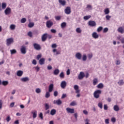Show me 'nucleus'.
I'll return each instance as SVG.
<instances>
[{
	"label": "nucleus",
	"mask_w": 124,
	"mask_h": 124,
	"mask_svg": "<svg viewBox=\"0 0 124 124\" xmlns=\"http://www.w3.org/2000/svg\"><path fill=\"white\" fill-rule=\"evenodd\" d=\"M100 93H101V90H98L97 91H95L94 92V97H95V98H99V94H100Z\"/></svg>",
	"instance_id": "f257e3e1"
},
{
	"label": "nucleus",
	"mask_w": 124,
	"mask_h": 124,
	"mask_svg": "<svg viewBox=\"0 0 124 124\" xmlns=\"http://www.w3.org/2000/svg\"><path fill=\"white\" fill-rule=\"evenodd\" d=\"M14 42V40L12 38H8L6 40V45L9 46L12 43Z\"/></svg>",
	"instance_id": "f03ea898"
},
{
	"label": "nucleus",
	"mask_w": 124,
	"mask_h": 124,
	"mask_svg": "<svg viewBox=\"0 0 124 124\" xmlns=\"http://www.w3.org/2000/svg\"><path fill=\"white\" fill-rule=\"evenodd\" d=\"M64 12L65 14L69 15L71 13V8L70 7H67L64 10Z\"/></svg>",
	"instance_id": "7ed1b4c3"
},
{
	"label": "nucleus",
	"mask_w": 124,
	"mask_h": 124,
	"mask_svg": "<svg viewBox=\"0 0 124 124\" xmlns=\"http://www.w3.org/2000/svg\"><path fill=\"white\" fill-rule=\"evenodd\" d=\"M66 110L67 113H69L70 114H74L75 112V110L74 108H67Z\"/></svg>",
	"instance_id": "20e7f679"
},
{
	"label": "nucleus",
	"mask_w": 124,
	"mask_h": 124,
	"mask_svg": "<svg viewBox=\"0 0 124 124\" xmlns=\"http://www.w3.org/2000/svg\"><path fill=\"white\" fill-rule=\"evenodd\" d=\"M88 25L90 27H95V26H96V23H95L94 21L90 20L88 22Z\"/></svg>",
	"instance_id": "39448f33"
},
{
	"label": "nucleus",
	"mask_w": 124,
	"mask_h": 124,
	"mask_svg": "<svg viewBox=\"0 0 124 124\" xmlns=\"http://www.w3.org/2000/svg\"><path fill=\"white\" fill-rule=\"evenodd\" d=\"M53 25H54V23L51 20H48L46 23V26L47 28H48L49 29H50Z\"/></svg>",
	"instance_id": "423d86ee"
},
{
	"label": "nucleus",
	"mask_w": 124,
	"mask_h": 124,
	"mask_svg": "<svg viewBox=\"0 0 124 124\" xmlns=\"http://www.w3.org/2000/svg\"><path fill=\"white\" fill-rule=\"evenodd\" d=\"M27 48L24 46H21V47L20 48V51L22 54H26L27 53Z\"/></svg>",
	"instance_id": "0eeeda50"
},
{
	"label": "nucleus",
	"mask_w": 124,
	"mask_h": 124,
	"mask_svg": "<svg viewBox=\"0 0 124 124\" xmlns=\"http://www.w3.org/2000/svg\"><path fill=\"white\" fill-rule=\"evenodd\" d=\"M33 46L35 50H41V46L38 44L34 43L33 44Z\"/></svg>",
	"instance_id": "6e6552de"
},
{
	"label": "nucleus",
	"mask_w": 124,
	"mask_h": 124,
	"mask_svg": "<svg viewBox=\"0 0 124 124\" xmlns=\"http://www.w3.org/2000/svg\"><path fill=\"white\" fill-rule=\"evenodd\" d=\"M85 77V73L83 72H80L78 76V78L79 80H82Z\"/></svg>",
	"instance_id": "1a4fd4ad"
},
{
	"label": "nucleus",
	"mask_w": 124,
	"mask_h": 124,
	"mask_svg": "<svg viewBox=\"0 0 124 124\" xmlns=\"http://www.w3.org/2000/svg\"><path fill=\"white\" fill-rule=\"evenodd\" d=\"M48 37V33H45L42 36V41L44 42V41H46Z\"/></svg>",
	"instance_id": "9d476101"
},
{
	"label": "nucleus",
	"mask_w": 124,
	"mask_h": 124,
	"mask_svg": "<svg viewBox=\"0 0 124 124\" xmlns=\"http://www.w3.org/2000/svg\"><path fill=\"white\" fill-rule=\"evenodd\" d=\"M54 90V84L52 83L49 85L48 92L49 93H52Z\"/></svg>",
	"instance_id": "9b49d317"
},
{
	"label": "nucleus",
	"mask_w": 124,
	"mask_h": 124,
	"mask_svg": "<svg viewBox=\"0 0 124 124\" xmlns=\"http://www.w3.org/2000/svg\"><path fill=\"white\" fill-rule=\"evenodd\" d=\"M117 31L122 34L124 33V28L123 27H120L118 28Z\"/></svg>",
	"instance_id": "f8f14e48"
},
{
	"label": "nucleus",
	"mask_w": 124,
	"mask_h": 124,
	"mask_svg": "<svg viewBox=\"0 0 124 124\" xmlns=\"http://www.w3.org/2000/svg\"><path fill=\"white\" fill-rule=\"evenodd\" d=\"M4 12L5 15H8V14H10V13H11V9H10V8H7Z\"/></svg>",
	"instance_id": "ddd939ff"
},
{
	"label": "nucleus",
	"mask_w": 124,
	"mask_h": 124,
	"mask_svg": "<svg viewBox=\"0 0 124 124\" xmlns=\"http://www.w3.org/2000/svg\"><path fill=\"white\" fill-rule=\"evenodd\" d=\"M74 90L76 91V93H79L80 90H79V86L77 85H75L74 86Z\"/></svg>",
	"instance_id": "4468645a"
},
{
	"label": "nucleus",
	"mask_w": 124,
	"mask_h": 124,
	"mask_svg": "<svg viewBox=\"0 0 124 124\" xmlns=\"http://www.w3.org/2000/svg\"><path fill=\"white\" fill-rule=\"evenodd\" d=\"M54 104H57V105H61L62 103V102L60 99H58L57 100H54L53 101Z\"/></svg>",
	"instance_id": "2eb2a0df"
},
{
	"label": "nucleus",
	"mask_w": 124,
	"mask_h": 124,
	"mask_svg": "<svg viewBox=\"0 0 124 124\" xmlns=\"http://www.w3.org/2000/svg\"><path fill=\"white\" fill-rule=\"evenodd\" d=\"M61 87L62 89H65L66 87V82L63 81L61 82Z\"/></svg>",
	"instance_id": "dca6fc26"
},
{
	"label": "nucleus",
	"mask_w": 124,
	"mask_h": 124,
	"mask_svg": "<svg viewBox=\"0 0 124 124\" xmlns=\"http://www.w3.org/2000/svg\"><path fill=\"white\" fill-rule=\"evenodd\" d=\"M39 63L41 65H42L43 64H44L45 63V58H41L39 61Z\"/></svg>",
	"instance_id": "f3484780"
},
{
	"label": "nucleus",
	"mask_w": 124,
	"mask_h": 124,
	"mask_svg": "<svg viewBox=\"0 0 124 124\" xmlns=\"http://www.w3.org/2000/svg\"><path fill=\"white\" fill-rule=\"evenodd\" d=\"M59 2L62 6H64L66 4V1L65 0H59Z\"/></svg>",
	"instance_id": "a211bd4d"
},
{
	"label": "nucleus",
	"mask_w": 124,
	"mask_h": 124,
	"mask_svg": "<svg viewBox=\"0 0 124 124\" xmlns=\"http://www.w3.org/2000/svg\"><path fill=\"white\" fill-rule=\"evenodd\" d=\"M76 58L78 59V60H81L82 59V54H81L79 52H78L76 54Z\"/></svg>",
	"instance_id": "6ab92c4d"
},
{
	"label": "nucleus",
	"mask_w": 124,
	"mask_h": 124,
	"mask_svg": "<svg viewBox=\"0 0 124 124\" xmlns=\"http://www.w3.org/2000/svg\"><path fill=\"white\" fill-rule=\"evenodd\" d=\"M23 71L19 70L17 72L16 75L18 77H21L22 75H23Z\"/></svg>",
	"instance_id": "aec40b11"
},
{
	"label": "nucleus",
	"mask_w": 124,
	"mask_h": 124,
	"mask_svg": "<svg viewBox=\"0 0 124 124\" xmlns=\"http://www.w3.org/2000/svg\"><path fill=\"white\" fill-rule=\"evenodd\" d=\"M92 36L93 38H95V39H96V38H98V34H97V33H96V32H93Z\"/></svg>",
	"instance_id": "412c9836"
},
{
	"label": "nucleus",
	"mask_w": 124,
	"mask_h": 124,
	"mask_svg": "<svg viewBox=\"0 0 124 124\" xmlns=\"http://www.w3.org/2000/svg\"><path fill=\"white\" fill-rule=\"evenodd\" d=\"M21 80L22 82H27V81H30V78L28 77L22 78Z\"/></svg>",
	"instance_id": "4be33fe9"
},
{
	"label": "nucleus",
	"mask_w": 124,
	"mask_h": 124,
	"mask_svg": "<svg viewBox=\"0 0 124 124\" xmlns=\"http://www.w3.org/2000/svg\"><path fill=\"white\" fill-rule=\"evenodd\" d=\"M56 113H57V110L55 109H52L50 111V115L54 116V115H56Z\"/></svg>",
	"instance_id": "5701e85b"
},
{
	"label": "nucleus",
	"mask_w": 124,
	"mask_h": 124,
	"mask_svg": "<svg viewBox=\"0 0 124 124\" xmlns=\"http://www.w3.org/2000/svg\"><path fill=\"white\" fill-rule=\"evenodd\" d=\"M113 109L114 110V111L118 112V111H119V110H120V108H119V106L115 105L113 107Z\"/></svg>",
	"instance_id": "b1692460"
},
{
	"label": "nucleus",
	"mask_w": 124,
	"mask_h": 124,
	"mask_svg": "<svg viewBox=\"0 0 124 124\" xmlns=\"http://www.w3.org/2000/svg\"><path fill=\"white\" fill-rule=\"evenodd\" d=\"M33 114V119H35L37 116V112L36 110H34L33 112H32Z\"/></svg>",
	"instance_id": "393cba45"
},
{
	"label": "nucleus",
	"mask_w": 124,
	"mask_h": 124,
	"mask_svg": "<svg viewBox=\"0 0 124 124\" xmlns=\"http://www.w3.org/2000/svg\"><path fill=\"white\" fill-rule=\"evenodd\" d=\"M104 13L106 15H107L110 13V10L109 8H107L104 10Z\"/></svg>",
	"instance_id": "a878e982"
},
{
	"label": "nucleus",
	"mask_w": 124,
	"mask_h": 124,
	"mask_svg": "<svg viewBox=\"0 0 124 124\" xmlns=\"http://www.w3.org/2000/svg\"><path fill=\"white\" fill-rule=\"evenodd\" d=\"M97 83H98V80L97 79V78H95L93 79V86H95V85H96V84H97Z\"/></svg>",
	"instance_id": "bb28decb"
},
{
	"label": "nucleus",
	"mask_w": 124,
	"mask_h": 124,
	"mask_svg": "<svg viewBox=\"0 0 124 124\" xmlns=\"http://www.w3.org/2000/svg\"><path fill=\"white\" fill-rule=\"evenodd\" d=\"M10 29L11 31H14L16 29V26L14 24H12L10 26Z\"/></svg>",
	"instance_id": "cd10ccee"
},
{
	"label": "nucleus",
	"mask_w": 124,
	"mask_h": 124,
	"mask_svg": "<svg viewBox=\"0 0 124 124\" xmlns=\"http://www.w3.org/2000/svg\"><path fill=\"white\" fill-rule=\"evenodd\" d=\"M59 73H60V70L58 69H55L53 72L54 75H58Z\"/></svg>",
	"instance_id": "c85d7f7f"
},
{
	"label": "nucleus",
	"mask_w": 124,
	"mask_h": 124,
	"mask_svg": "<svg viewBox=\"0 0 124 124\" xmlns=\"http://www.w3.org/2000/svg\"><path fill=\"white\" fill-rule=\"evenodd\" d=\"M76 31L77 33H81V32H82V30H81L80 28H77Z\"/></svg>",
	"instance_id": "c756f323"
},
{
	"label": "nucleus",
	"mask_w": 124,
	"mask_h": 124,
	"mask_svg": "<svg viewBox=\"0 0 124 124\" xmlns=\"http://www.w3.org/2000/svg\"><path fill=\"white\" fill-rule=\"evenodd\" d=\"M1 8H2V9H5V8H6V3L5 2L2 3Z\"/></svg>",
	"instance_id": "7c9ffc66"
},
{
	"label": "nucleus",
	"mask_w": 124,
	"mask_h": 124,
	"mask_svg": "<svg viewBox=\"0 0 124 124\" xmlns=\"http://www.w3.org/2000/svg\"><path fill=\"white\" fill-rule=\"evenodd\" d=\"M103 87H104V86L103 85V84L102 83H99L97 86V88L98 89H102L103 88Z\"/></svg>",
	"instance_id": "2f4dec72"
},
{
	"label": "nucleus",
	"mask_w": 124,
	"mask_h": 124,
	"mask_svg": "<svg viewBox=\"0 0 124 124\" xmlns=\"http://www.w3.org/2000/svg\"><path fill=\"white\" fill-rule=\"evenodd\" d=\"M61 27L62 29H64L66 27V23L65 22H62L61 24Z\"/></svg>",
	"instance_id": "473e14b6"
},
{
	"label": "nucleus",
	"mask_w": 124,
	"mask_h": 124,
	"mask_svg": "<svg viewBox=\"0 0 124 124\" xmlns=\"http://www.w3.org/2000/svg\"><path fill=\"white\" fill-rule=\"evenodd\" d=\"M70 106H76L77 105V103L76 101H73L70 104Z\"/></svg>",
	"instance_id": "72a5a7b5"
},
{
	"label": "nucleus",
	"mask_w": 124,
	"mask_h": 124,
	"mask_svg": "<svg viewBox=\"0 0 124 124\" xmlns=\"http://www.w3.org/2000/svg\"><path fill=\"white\" fill-rule=\"evenodd\" d=\"M34 26V23L33 22H30L28 24L29 28H32Z\"/></svg>",
	"instance_id": "f704fd0d"
},
{
	"label": "nucleus",
	"mask_w": 124,
	"mask_h": 124,
	"mask_svg": "<svg viewBox=\"0 0 124 124\" xmlns=\"http://www.w3.org/2000/svg\"><path fill=\"white\" fill-rule=\"evenodd\" d=\"M118 84L119 85V86H123V85L124 84V80L123 79L119 80Z\"/></svg>",
	"instance_id": "c9c22d12"
},
{
	"label": "nucleus",
	"mask_w": 124,
	"mask_h": 124,
	"mask_svg": "<svg viewBox=\"0 0 124 124\" xmlns=\"http://www.w3.org/2000/svg\"><path fill=\"white\" fill-rule=\"evenodd\" d=\"M45 110H48V109H49L50 106H49L48 104L46 103L45 104Z\"/></svg>",
	"instance_id": "e433bc0d"
},
{
	"label": "nucleus",
	"mask_w": 124,
	"mask_h": 124,
	"mask_svg": "<svg viewBox=\"0 0 124 124\" xmlns=\"http://www.w3.org/2000/svg\"><path fill=\"white\" fill-rule=\"evenodd\" d=\"M6 120L7 123H9V122L11 121V118L10 117V116L8 115L6 118Z\"/></svg>",
	"instance_id": "4c0bfd02"
},
{
	"label": "nucleus",
	"mask_w": 124,
	"mask_h": 124,
	"mask_svg": "<svg viewBox=\"0 0 124 124\" xmlns=\"http://www.w3.org/2000/svg\"><path fill=\"white\" fill-rule=\"evenodd\" d=\"M2 84L3 86H7L8 84V81H3L2 82Z\"/></svg>",
	"instance_id": "58836bf2"
},
{
	"label": "nucleus",
	"mask_w": 124,
	"mask_h": 124,
	"mask_svg": "<svg viewBox=\"0 0 124 124\" xmlns=\"http://www.w3.org/2000/svg\"><path fill=\"white\" fill-rule=\"evenodd\" d=\"M27 22V19L26 18H23L21 19V23L24 24Z\"/></svg>",
	"instance_id": "ea45409f"
},
{
	"label": "nucleus",
	"mask_w": 124,
	"mask_h": 124,
	"mask_svg": "<svg viewBox=\"0 0 124 124\" xmlns=\"http://www.w3.org/2000/svg\"><path fill=\"white\" fill-rule=\"evenodd\" d=\"M82 61H83L84 62L87 61V55H86V54H84L82 56Z\"/></svg>",
	"instance_id": "a19ab883"
},
{
	"label": "nucleus",
	"mask_w": 124,
	"mask_h": 124,
	"mask_svg": "<svg viewBox=\"0 0 124 124\" xmlns=\"http://www.w3.org/2000/svg\"><path fill=\"white\" fill-rule=\"evenodd\" d=\"M10 52H11V54H12V55H13V54H16L17 53V51H16V50H15V49L11 50Z\"/></svg>",
	"instance_id": "79ce46f5"
},
{
	"label": "nucleus",
	"mask_w": 124,
	"mask_h": 124,
	"mask_svg": "<svg viewBox=\"0 0 124 124\" xmlns=\"http://www.w3.org/2000/svg\"><path fill=\"white\" fill-rule=\"evenodd\" d=\"M91 17V16H84L83 18L84 19V20H89V19H90Z\"/></svg>",
	"instance_id": "37998d69"
},
{
	"label": "nucleus",
	"mask_w": 124,
	"mask_h": 124,
	"mask_svg": "<svg viewBox=\"0 0 124 124\" xmlns=\"http://www.w3.org/2000/svg\"><path fill=\"white\" fill-rule=\"evenodd\" d=\"M45 96L46 98H49V97H50V92H46Z\"/></svg>",
	"instance_id": "c03bdc74"
},
{
	"label": "nucleus",
	"mask_w": 124,
	"mask_h": 124,
	"mask_svg": "<svg viewBox=\"0 0 124 124\" xmlns=\"http://www.w3.org/2000/svg\"><path fill=\"white\" fill-rule=\"evenodd\" d=\"M98 107H99V108H100V109H102V108H103V106L102 105V102L99 103L98 104Z\"/></svg>",
	"instance_id": "a18cd8bd"
},
{
	"label": "nucleus",
	"mask_w": 124,
	"mask_h": 124,
	"mask_svg": "<svg viewBox=\"0 0 124 124\" xmlns=\"http://www.w3.org/2000/svg\"><path fill=\"white\" fill-rule=\"evenodd\" d=\"M103 29V28L100 26L97 29V31H98V32H100V31H101Z\"/></svg>",
	"instance_id": "49530a36"
},
{
	"label": "nucleus",
	"mask_w": 124,
	"mask_h": 124,
	"mask_svg": "<svg viewBox=\"0 0 124 124\" xmlns=\"http://www.w3.org/2000/svg\"><path fill=\"white\" fill-rule=\"evenodd\" d=\"M35 92L37 93H41V90H40L39 88H37Z\"/></svg>",
	"instance_id": "de8ad7c7"
},
{
	"label": "nucleus",
	"mask_w": 124,
	"mask_h": 124,
	"mask_svg": "<svg viewBox=\"0 0 124 124\" xmlns=\"http://www.w3.org/2000/svg\"><path fill=\"white\" fill-rule=\"evenodd\" d=\"M116 65H120L121 64V60H118L116 61Z\"/></svg>",
	"instance_id": "09e8293b"
},
{
	"label": "nucleus",
	"mask_w": 124,
	"mask_h": 124,
	"mask_svg": "<svg viewBox=\"0 0 124 124\" xmlns=\"http://www.w3.org/2000/svg\"><path fill=\"white\" fill-rule=\"evenodd\" d=\"M39 117L41 120H43V114L42 112L40 113Z\"/></svg>",
	"instance_id": "8fccbe9b"
},
{
	"label": "nucleus",
	"mask_w": 124,
	"mask_h": 124,
	"mask_svg": "<svg viewBox=\"0 0 124 124\" xmlns=\"http://www.w3.org/2000/svg\"><path fill=\"white\" fill-rule=\"evenodd\" d=\"M60 78H64V74L63 72H62L60 75Z\"/></svg>",
	"instance_id": "3c124183"
},
{
	"label": "nucleus",
	"mask_w": 124,
	"mask_h": 124,
	"mask_svg": "<svg viewBox=\"0 0 124 124\" xmlns=\"http://www.w3.org/2000/svg\"><path fill=\"white\" fill-rule=\"evenodd\" d=\"M62 17L61 16H55V19L57 21H59V20H61Z\"/></svg>",
	"instance_id": "603ef678"
},
{
	"label": "nucleus",
	"mask_w": 124,
	"mask_h": 124,
	"mask_svg": "<svg viewBox=\"0 0 124 124\" xmlns=\"http://www.w3.org/2000/svg\"><path fill=\"white\" fill-rule=\"evenodd\" d=\"M32 64L36 65V64L37 63V62H36V60L34 59V60H33V61L32 62Z\"/></svg>",
	"instance_id": "864d4df0"
},
{
	"label": "nucleus",
	"mask_w": 124,
	"mask_h": 124,
	"mask_svg": "<svg viewBox=\"0 0 124 124\" xmlns=\"http://www.w3.org/2000/svg\"><path fill=\"white\" fill-rule=\"evenodd\" d=\"M53 94H54V96L55 97L58 96V94H59V93H58V91H55L54 92Z\"/></svg>",
	"instance_id": "5fc2aeb1"
},
{
	"label": "nucleus",
	"mask_w": 124,
	"mask_h": 124,
	"mask_svg": "<svg viewBox=\"0 0 124 124\" xmlns=\"http://www.w3.org/2000/svg\"><path fill=\"white\" fill-rule=\"evenodd\" d=\"M28 35L30 37H31V36H32V33L31 32V31H29L28 33Z\"/></svg>",
	"instance_id": "6e6d98bb"
},
{
	"label": "nucleus",
	"mask_w": 124,
	"mask_h": 124,
	"mask_svg": "<svg viewBox=\"0 0 124 124\" xmlns=\"http://www.w3.org/2000/svg\"><path fill=\"white\" fill-rule=\"evenodd\" d=\"M111 121L112 123H116V118L115 117L112 118Z\"/></svg>",
	"instance_id": "4d7b16f0"
},
{
	"label": "nucleus",
	"mask_w": 124,
	"mask_h": 124,
	"mask_svg": "<svg viewBox=\"0 0 124 124\" xmlns=\"http://www.w3.org/2000/svg\"><path fill=\"white\" fill-rule=\"evenodd\" d=\"M57 46L56 44H53L51 46L52 48H57Z\"/></svg>",
	"instance_id": "13d9d810"
},
{
	"label": "nucleus",
	"mask_w": 124,
	"mask_h": 124,
	"mask_svg": "<svg viewBox=\"0 0 124 124\" xmlns=\"http://www.w3.org/2000/svg\"><path fill=\"white\" fill-rule=\"evenodd\" d=\"M110 18H111V16H109V15H107L106 16V19H107L108 21H109V20H110Z\"/></svg>",
	"instance_id": "bf43d9fd"
},
{
	"label": "nucleus",
	"mask_w": 124,
	"mask_h": 124,
	"mask_svg": "<svg viewBox=\"0 0 124 124\" xmlns=\"http://www.w3.org/2000/svg\"><path fill=\"white\" fill-rule=\"evenodd\" d=\"M107 31H108V28H104L103 30V32L105 33V32H107Z\"/></svg>",
	"instance_id": "052dcab7"
},
{
	"label": "nucleus",
	"mask_w": 124,
	"mask_h": 124,
	"mask_svg": "<svg viewBox=\"0 0 124 124\" xmlns=\"http://www.w3.org/2000/svg\"><path fill=\"white\" fill-rule=\"evenodd\" d=\"M41 57H42V56L41 54L38 55L37 56V60H39L40 59H41Z\"/></svg>",
	"instance_id": "680f3d73"
},
{
	"label": "nucleus",
	"mask_w": 124,
	"mask_h": 124,
	"mask_svg": "<svg viewBox=\"0 0 124 124\" xmlns=\"http://www.w3.org/2000/svg\"><path fill=\"white\" fill-rule=\"evenodd\" d=\"M104 110H108V106H107V105H104Z\"/></svg>",
	"instance_id": "e2e57ef3"
},
{
	"label": "nucleus",
	"mask_w": 124,
	"mask_h": 124,
	"mask_svg": "<svg viewBox=\"0 0 124 124\" xmlns=\"http://www.w3.org/2000/svg\"><path fill=\"white\" fill-rule=\"evenodd\" d=\"M87 8H88V9H92V5H87Z\"/></svg>",
	"instance_id": "0e129e2a"
},
{
	"label": "nucleus",
	"mask_w": 124,
	"mask_h": 124,
	"mask_svg": "<svg viewBox=\"0 0 124 124\" xmlns=\"http://www.w3.org/2000/svg\"><path fill=\"white\" fill-rule=\"evenodd\" d=\"M83 114H84V115H88V111H87L86 110H83Z\"/></svg>",
	"instance_id": "69168bd1"
},
{
	"label": "nucleus",
	"mask_w": 124,
	"mask_h": 124,
	"mask_svg": "<svg viewBox=\"0 0 124 124\" xmlns=\"http://www.w3.org/2000/svg\"><path fill=\"white\" fill-rule=\"evenodd\" d=\"M105 123L107 124H109V119H107L105 120Z\"/></svg>",
	"instance_id": "338daca9"
},
{
	"label": "nucleus",
	"mask_w": 124,
	"mask_h": 124,
	"mask_svg": "<svg viewBox=\"0 0 124 124\" xmlns=\"http://www.w3.org/2000/svg\"><path fill=\"white\" fill-rule=\"evenodd\" d=\"M14 124H19V120H16V121H15Z\"/></svg>",
	"instance_id": "774afa93"
}]
</instances>
